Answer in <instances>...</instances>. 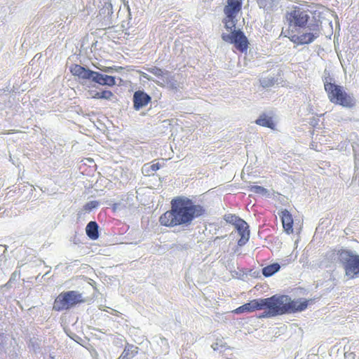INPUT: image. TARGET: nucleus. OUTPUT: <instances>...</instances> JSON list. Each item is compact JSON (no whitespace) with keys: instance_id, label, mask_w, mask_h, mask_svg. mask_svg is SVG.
Instances as JSON below:
<instances>
[{"instance_id":"obj_19","label":"nucleus","mask_w":359,"mask_h":359,"mask_svg":"<svg viewBox=\"0 0 359 359\" xmlns=\"http://www.w3.org/2000/svg\"><path fill=\"white\" fill-rule=\"evenodd\" d=\"M280 269V266L278 263H273L264 266L262 271V274L265 277H270L278 272Z\"/></svg>"},{"instance_id":"obj_8","label":"nucleus","mask_w":359,"mask_h":359,"mask_svg":"<svg viewBox=\"0 0 359 359\" xmlns=\"http://www.w3.org/2000/svg\"><path fill=\"white\" fill-rule=\"evenodd\" d=\"M231 31V34L223 33L222 34V40L233 44L235 48L241 53L246 52L248 48L249 41L244 33L240 29H232Z\"/></svg>"},{"instance_id":"obj_16","label":"nucleus","mask_w":359,"mask_h":359,"mask_svg":"<svg viewBox=\"0 0 359 359\" xmlns=\"http://www.w3.org/2000/svg\"><path fill=\"white\" fill-rule=\"evenodd\" d=\"M87 236L92 240H96L99 237L98 225L96 222H90L86 228Z\"/></svg>"},{"instance_id":"obj_13","label":"nucleus","mask_w":359,"mask_h":359,"mask_svg":"<svg viewBox=\"0 0 359 359\" xmlns=\"http://www.w3.org/2000/svg\"><path fill=\"white\" fill-rule=\"evenodd\" d=\"M91 80L102 86H113L116 84L114 76L102 74L97 72H93Z\"/></svg>"},{"instance_id":"obj_23","label":"nucleus","mask_w":359,"mask_h":359,"mask_svg":"<svg viewBox=\"0 0 359 359\" xmlns=\"http://www.w3.org/2000/svg\"><path fill=\"white\" fill-rule=\"evenodd\" d=\"M242 219L241 218L236 216L235 215H228L225 216V220L228 222L233 223V224L235 226V224L237 223L238 220Z\"/></svg>"},{"instance_id":"obj_22","label":"nucleus","mask_w":359,"mask_h":359,"mask_svg":"<svg viewBox=\"0 0 359 359\" xmlns=\"http://www.w3.org/2000/svg\"><path fill=\"white\" fill-rule=\"evenodd\" d=\"M147 71L149 73L156 76L157 78L161 79H163V78L164 77V75H165V73L163 72V71L161 69L158 68L156 67H153L149 68V69H147Z\"/></svg>"},{"instance_id":"obj_14","label":"nucleus","mask_w":359,"mask_h":359,"mask_svg":"<svg viewBox=\"0 0 359 359\" xmlns=\"http://www.w3.org/2000/svg\"><path fill=\"white\" fill-rule=\"evenodd\" d=\"M279 216L281 219L284 231L287 234L292 233L294 220L291 213L287 210L285 209L279 213Z\"/></svg>"},{"instance_id":"obj_24","label":"nucleus","mask_w":359,"mask_h":359,"mask_svg":"<svg viewBox=\"0 0 359 359\" xmlns=\"http://www.w3.org/2000/svg\"><path fill=\"white\" fill-rule=\"evenodd\" d=\"M98 205V203L97 201H91L90 203H86L84 205V210L90 211L92 209L96 208Z\"/></svg>"},{"instance_id":"obj_21","label":"nucleus","mask_w":359,"mask_h":359,"mask_svg":"<svg viewBox=\"0 0 359 359\" xmlns=\"http://www.w3.org/2000/svg\"><path fill=\"white\" fill-rule=\"evenodd\" d=\"M248 189L250 191H252L255 194H257L266 195L268 194L267 189L261 186H257V185L250 186L248 187Z\"/></svg>"},{"instance_id":"obj_6","label":"nucleus","mask_w":359,"mask_h":359,"mask_svg":"<svg viewBox=\"0 0 359 359\" xmlns=\"http://www.w3.org/2000/svg\"><path fill=\"white\" fill-rule=\"evenodd\" d=\"M243 0H226L223 12L224 18L222 22L227 30L235 28L237 22V16L242 11Z\"/></svg>"},{"instance_id":"obj_15","label":"nucleus","mask_w":359,"mask_h":359,"mask_svg":"<svg viewBox=\"0 0 359 359\" xmlns=\"http://www.w3.org/2000/svg\"><path fill=\"white\" fill-rule=\"evenodd\" d=\"M255 123L257 125L269 128L272 130L276 129V123H274L273 118L271 116H267L266 114H262L260 115L259 118L255 121Z\"/></svg>"},{"instance_id":"obj_18","label":"nucleus","mask_w":359,"mask_h":359,"mask_svg":"<svg viewBox=\"0 0 359 359\" xmlns=\"http://www.w3.org/2000/svg\"><path fill=\"white\" fill-rule=\"evenodd\" d=\"M137 348L134 346L133 345L128 344L125 346V348L118 359H131L133 358L137 353Z\"/></svg>"},{"instance_id":"obj_10","label":"nucleus","mask_w":359,"mask_h":359,"mask_svg":"<svg viewBox=\"0 0 359 359\" xmlns=\"http://www.w3.org/2000/svg\"><path fill=\"white\" fill-rule=\"evenodd\" d=\"M235 228L241 236V238L238 241V245L239 246H243L249 241L250 238L249 226L245 221L241 219L235 224Z\"/></svg>"},{"instance_id":"obj_5","label":"nucleus","mask_w":359,"mask_h":359,"mask_svg":"<svg viewBox=\"0 0 359 359\" xmlns=\"http://www.w3.org/2000/svg\"><path fill=\"white\" fill-rule=\"evenodd\" d=\"M205 212V208L195 204L189 198H181V224H190L192 221L201 217Z\"/></svg>"},{"instance_id":"obj_12","label":"nucleus","mask_w":359,"mask_h":359,"mask_svg":"<svg viewBox=\"0 0 359 359\" xmlns=\"http://www.w3.org/2000/svg\"><path fill=\"white\" fill-rule=\"evenodd\" d=\"M69 70L73 76L83 80L91 79L93 72L77 64L72 65Z\"/></svg>"},{"instance_id":"obj_20","label":"nucleus","mask_w":359,"mask_h":359,"mask_svg":"<svg viewBox=\"0 0 359 359\" xmlns=\"http://www.w3.org/2000/svg\"><path fill=\"white\" fill-rule=\"evenodd\" d=\"M114 93L111 90H104L101 92H95L91 95L93 99H104V100H111L114 97Z\"/></svg>"},{"instance_id":"obj_4","label":"nucleus","mask_w":359,"mask_h":359,"mask_svg":"<svg viewBox=\"0 0 359 359\" xmlns=\"http://www.w3.org/2000/svg\"><path fill=\"white\" fill-rule=\"evenodd\" d=\"M337 255L348 279L359 278V255L348 250H338Z\"/></svg>"},{"instance_id":"obj_11","label":"nucleus","mask_w":359,"mask_h":359,"mask_svg":"<svg viewBox=\"0 0 359 359\" xmlns=\"http://www.w3.org/2000/svg\"><path fill=\"white\" fill-rule=\"evenodd\" d=\"M151 101V97L144 91L137 90L133 95V107L135 110H140L148 104Z\"/></svg>"},{"instance_id":"obj_25","label":"nucleus","mask_w":359,"mask_h":359,"mask_svg":"<svg viewBox=\"0 0 359 359\" xmlns=\"http://www.w3.org/2000/svg\"><path fill=\"white\" fill-rule=\"evenodd\" d=\"M123 69L121 67H105L100 69L101 71H102V72H110L113 69H115L116 71H117L118 69Z\"/></svg>"},{"instance_id":"obj_17","label":"nucleus","mask_w":359,"mask_h":359,"mask_svg":"<svg viewBox=\"0 0 359 359\" xmlns=\"http://www.w3.org/2000/svg\"><path fill=\"white\" fill-rule=\"evenodd\" d=\"M161 167V165L158 162H152L151 164L146 163L142 168V172L145 176L154 175L155 172H156Z\"/></svg>"},{"instance_id":"obj_2","label":"nucleus","mask_w":359,"mask_h":359,"mask_svg":"<svg viewBox=\"0 0 359 359\" xmlns=\"http://www.w3.org/2000/svg\"><path fill=\"white\" fill-rule=\"evenodd\" d=\"M289 25L285 36L297 46L309 44L319 36L320 27L316 22L308 26V32L300 34L299 29L305 28L310 17L306 11L298 6H293L285 14Z\"/></svg>"},{"instance_id":"obj_1","label":"nucleus","mask_w":359,"mask_h":359,"mask_svg":"<svg viewBox=\"0 0 359 359\" xmlns=\"http://www.w3.org/2000/svg\"><path fill=\"white\" fill-rule=\"evenodd\" d=\"M311 299H292L286 294H274L270 297L255 299L236 308L232 313L240 314L264 310L259 318H271L287 313H294L306 310Z\"/></svg>"},{"instance_id":"obj_7","label":"nucleus","mask_w":359,"mask_h":359,"mask_svg":"<svg viewBox=\"0 0 359 359\" xmlns=\"http://www.w3.org/2000/svg\"><path fill=\"white\" fill-rule=\"evenodd\" d=\"M83 302L81 294L76 291L62 292L55 299L53 309L57 311L68 310Z\"/></svg>"},{"instance_id":"obj_3","label":"nucleus","mask_w":359,"mask_h":359,"mask_svg":"<svg viewBox=\"0 0 359 359\" xmlns=\"http://www.w3.org/2000/svg\"><path fill=\"white\" fill-rule=\"evenodd\" d=\"M325 90L329 100L335 104L344 107H352L354 105L353 97L344 89V87L332 82H325Z\"/></svg>"},{"instance_id":"obj_9","label":"nucleus","mask_w":359,"mask_h":359,"mask_svg":"<svg viewBox=\"0 0 359 359\" xmlns=\"http://www.w3.org/2000/svg\"><path fill=\"white\" fill-rule=\"evenodd\" d=\"M172 210L165 212L160 218L161 225L165 226H174L180 224V198L172 200Z\"/></svg>"},{"instance_id":"obj_26","label":"nucleus","mask_w":359,"mask_h":359,"mask_svg":"<svg viewBox=\"0 0 359 359\" xmlns=\"http://www.w3.org/2000/svg\"><path fill=\"white\" fill-rule=\"evenodd\" d=\"M256 1L260 8H264L267 6L269 0H256Z\"/></svg>"}]
</instances>
